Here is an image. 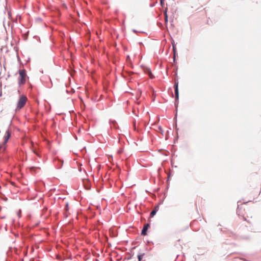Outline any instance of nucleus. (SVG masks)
I'll return each instance as SVG.
<instances>
[{
  "label": "nucleus",
  "instance_id": "10",
  "mask_svg": "<svg viewBox=\"0 0 261 261\" xmlns=\"http://www.w3.org/2000/svg\"><path fill=\"white\" fill-rule=\"evenodd\" d=\"M159 208V206H156L155 207V208H154L153 210L155 211V212H156L158 211Z\"/></svg>",
  "mask_w": 261,
  "mask_h": 261
},
{
  "label": "nucleus",
  "instance_id": "6",
  "mask_svg": "<svg viewBox=\"0 0 261 261\" xmlns=\"http://www.w3.org/2000/svg\"><path fill=\"white\" fill-rule=\"evenodd\" d=\"M144 256H145V254L144 253L138 254V260L139 261H142V259L144 257Z\"/></svg>",
  "mask_w": 261,
  "mask_h": 261
},
{
  "label": "nucleus",
  "instance_id": "4",
  "mask_svg": "<svg viewBox=\"0 0 261 261\" xmlns=\"http://www.w3.org/2000/svg\"><path fill=\"white\" fill-rule=\"evenodd\" d=\"M174 86L175 89V100H177L179 98L178 82L177 80L175 81Z\"/></svg>",
  "mask_w": 261,
  "mask_h": 261
},
{
  "label": "nucleus",
  "instance_id": "12",
  "mask_svg": "<svg viewBox=\"0 0 261 261\" xmlns=\"http://www.w3.org/2000/svg\"><path fill=\"white\" fill-rule=\"evenodd\" d=\"M66 211H67L68 210V204H66Z\"/></svg>",
  "mask_w": 261,
  "mask_h": 261
},
{
  "label": "nucleus",
  "instance_id": "7",
  "mask_svg": "<svg viewBox=\"0 0 261 261\" xmlns=\"http://www.w3.org/2000/svg\"><path fill=\"white\" fill-rule=\"evenodd\" d=\"M147 73H148V75L149 76L150 78H151V79L154 78V75L152 74L151 70L150 69L147 70Z\"/></svg>",
  "mask_w": 261,
  "mask_h": 261
},
{
  "label": "nucleus",
  "instance_id": "11",
  "mask_svg": "<svg viewBox=\"0 0 261 261\" xmlns=\"http://www.w3.org/2000/svg\"><path fill=\"white\" fill-rule=\"evenodd\" d=\"M134 129L135 130L136 128V123L134 122Z\"/></svg>",
  "mask_w": 261,
  "mask_h": 261
},
{
  "label": "nucleus",
  "instance_id": "2",
  "mask_svg": "<svg viewBox=\"0 0 261 261\" xmlns=\"http://www.w3.org/2000/svg\"><path fill=\"white\" fill-rule=\"evenodd\" d=\"M19 77L18 79V84L19 86L23 85L25 83L26 81V72L24 69L20 70L19 71Z\"/></svg>",
  "mask_w": 261,
  "mask_h": 261
},
{
  "label": "nucleus",
  "instance_id": "13",
  "mask_svg": "<svg viewBox=\"0 0 261 261\" xmlns=\"http://www.w3.org/2000/svg\"><path fill=\"white\" fill-rule=\"evenodd\" d=\"M121 152H122V150H119L118 151V153H121Z\"/></svg>",
  "mask_w": 261,
  "mask_h": 261
},
{
  "label": "nucleus",
  "instance_id": "1",
  "mask_svg": "<svg viewBox=\"0 0 261 261\" xmlns=\"http://www.w3.org/2000/svg\"><path fill=\"white\" fill-rule=\"evenodd\" d=\"M27 100L28 98L25 95H21L17 103L16 111H19L25 105Z\"/></svg>",
  "mask_w": 261,
  "mask_h": 261
},
{
  "label": "nucleus",
  "instance_id": "8",
  "mask_svg": "<svg viewBox=\"0 0 261 261\" xmlns=\"http://www.w3.org/2000/svg\"><path fill=\"white\" fill-rule=\"evenodd\" d=\"M156 213V212H155V211H152L150 213V217H153L154 215H155Z\"/></svg>",
  "mask_w": 261,
  "mask_h": 261
},
{
  "label": "nucleus",
  "instance_id": "9",
  "mask_svg": "<svg viewBox=\"0 0 261 261\" xmlns=\"http://www.w3.org/2000/svg\"><path fill=\"white\" fill-rule=\"evenodd\" d=\"M165 21L167 22L168 21L167 19V15L166 12H165Z\"/></svg>",
  "mask_w": 261,
  "mask_h": 261
},
{
  "label": "nucleus",
  "instance_id": "3",
  "mask_svg": "<svg viewBox=\"0 0 261 261\" xmlns=\"http://www.w3.org/2000/svg\"><path fill=\"white\" fill-rule=\"evenodd\" d=\"M11 136V133L9 130L6 132V135L4 136V141L2 144H0V151H4L6 148V143Z\"/></svg>",
  "mask_w": 261,
  "mask_h": 261
},
{
  "label": "nucleus",
  "instance_id": "5",
  "mask_svg": "<svg viewBox=\"0 0 261 261\" xmlns=\"http://www.w3.org/2000/svg\"><path fill=\"white\" fill-rule=\"evenodd\" d=\"M149 227V225L148 224H146V225H145L143 227V229L142 230V231H141V234L142 235H143V236H145L146 235V231L148 228V227Z\"/></svg>",
  "mask_w": 261,
  "mask_h": 261
}]
</instances>
